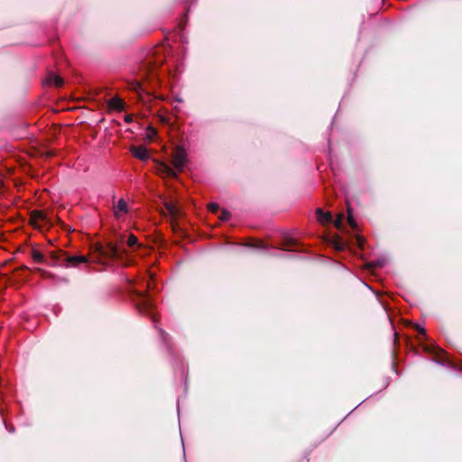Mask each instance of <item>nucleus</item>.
Returning a JSON list of instances; mask_svg holds the SVG:
<instances>
[{"instance_id":"obj_23","label":"nucleus","mask_w":462,"mask_h":462,"mask_svg":"<svg viewBox=\"0 0 462 462\" xmlns=\"http://www.w3.org/2000/svg\"><path fill=\"white\" fill-rule=\"evenodd\" d=\"M147 131H148L147 137L149 139H152L154 135H156V130L152 126H148Z\"/></svg>"},{"instance_id":"obj_20","label":"nucleus","mask_w":462,"mask_h":462,"mask_svg":"<svg viewBox=\"0 0 462 462\" xmlns=\"http://www.w3.org/2000/svg\"><path fill=\"white\" fill-rule=\"evenodd\" d=\"M295 245H296V242L293 239H287L284 244V245L286 247L285 249L292 250V248L295 246Z\"/></svg>"},{"instance_id":"obj_21","label":"nucleus","mask_w":462,"mask_h":462,"mask_svg":"<svg viewBox=\"0 0 462 462\" xmlns=\"http://www.w3.org/2000/svg\"><path fill=\"white\" fill-rule=\"evenodd\" d=\"M230 217H231V214L227 210L223 209L219 218L222 221H227L230 218Z\"/></svg>"},{"instance_id":"obj_1","label":"nucleus","mask_w":462,"mask_h":462,"mask_svg":"<svg viewBox=\"0 0 462 462\" xmlns=\"http://www.w3.org/2000/svg\"><path fill=\"white\" fill-rule=\"evenodd\" d=\"M171 49L165 46H156L152 49L143 60L138 65L137 75L131 87H143L147 78L151 79L158 76L157 70L164 62L167 65V70L171 71L172 67L177 66V59L171 54Z\"/></svg>"},{"instance_id":"obj_16","label":"nucleus","mask_w":462,"mask_h":462,"mask_svg":"<svg viewBox=\"0 0 462 462\" xmlns=\"http://www.w3.org/2000/svg\"><path fill=\"white\" fill-rule=\"evenodd\" d=\"M432 353L435 355V359L439 364H444L446 359L444 358L445 352L440 348H434Z\"/></svg>"},{"instance_id":"obj_13","label":"nucleus","mask_w":462,"mask_h":462,"mask_svg":"<svg viewBox=\"0 0 462 462\" xmlns=\"http://www.w3.org/2000/svg\"><path fill=\"white\" fill-rule=\"evenodd\" d=\"M163 206L165 208V209L167 210V212L173 217H177L179 213H180V210L179 208H177V206L172 202V201H167L165 200L163 202Z\"/></svg>"},{"instance_id":"obj_17","label":"nucleus","mask_w":462,"mask_h":462,"mask_svg":"<svg viewBox=\"0 0 462 462\" xmlns=\"http://www.w3.org/2000/svg\"><path fill=\"white\" fill-rule=\"evenodd\" d=\"M333 246L337 251H343L346 248V244L340 239L333 241Z\"/></svg>"},{"instance_id":"obj_4","label":"nucleus","mask_w":462,"mask_h":462,"mask_svg":"<svg viewBox=\"0 0 462 462\" xmlns=\"http://www.w3.org/2000/svg\"><path fill=\"white\" fill-rule=\"evenodd\" d=\"M134 301L140 312L151 313L153 308V303L146 292L134 291Z\"/></svg>"},{"instance_id":"obj_24","label":"nucleus","mask_w":462,"mask_h":462,"mask_svg":"<svg viewBox=\"0 0 462 462\" xmlns=\"http://www.w3.org/2000/svg\"><path fill=\"white\" fill-rule=\"evenodd\" d=\"M416 329H417V331H418L420 335H422L423 337H426V330H425V328H423L420 327L419 325H416Z\"/></svg>"},{"instance_id":"obj_14","label":"nucleus","mask_w":462,"mask_h":462,"mask_svg":"<svg viewBox=\"0 0 462 462\" xmlns=\"http://www.w3.org/2000/svg\"><path fill=\"white\" fill-rule=\"evenodd\" d=\"M127 213L128 212V208H127V204L125 202V199H119L118 203H117V206L115 209V215L116 217H119V213Z\"/></svg>"},{"instance_id":"obj_19","label":"nucleus","mask_w":462,"mask_h":462,"mask_svg":"<svg viewBox=\"0 0 462 462\" xmlns=\"http://www.w3.org/2000/svg\"><path fill=\"white\" fill-rule=\"evenodd\" d=\"M347 221L352 228H354V229L356 228V222L355 221L354 217L352 216L349 208H348Z\"/></svg>"},{"instance_id":"obj_6","label":"nucleus","mask_w":462,"mask_h":462,"mask_svg":"<svg viewBox=\"0 0 462 462\" xmlns=\"http://www.w3.org/2000/svg\"><path fill=\"white\" fill-rule=\"evenodd\" d=\"M187 161V154L183 148L177 147L172 153V164L176 170L181 171Z\"/></svg>"},{"instance_id":"obj_15","label":"nucleus","mask_w":462,"mask_h":462,"mask_svg":"<svg viewBox=\"0 0 462 462\" xmlns=\"http://www.w3.org/2000/svg\"><path fill=\"white\" fill-rule=\"evenodd\" d=\"M126 245L130 249H133L134 251L140 247L137 237L133 234L128 235Z\"/></svg>"},{"instance_id":"obj_10","label":"nucleus","mask_w":462,"mask_h":462,"mask_svg":"<svg viewBox=\"0 0 462 462\" xmlns=\"http://www.w3.org/2000/svg\"><path fill=\"white\" fill-rule=\"evenodd\" d=\"M132 152L135 158L141 161H146L150 157L148 150L144 146L133 147Z\"/></svg>"},{"instance_id":"obj_2","label":"nucleus","mask_w":462,"mask_h":462,"mask_svg":"<svg viewBox=\"0 0 462 462\" xmlns=\"http://www.w3.org/2000/svg\"><path fill=\"white\" fill-rule=\"evenodd\" d=\"M124 239L125 236H120L116 242L109 241L106 245L97 244L94 250L103 259L122 260L126 254V250L121 246Z\"/></svg>"},{"instance_id":"obj_27","label":"nucleus","mask_w":462,"mask_h":462,"mask_svg":"<svg viewBox=\"0 0 462 462\" xmlns=\"http://www.w3.org/2000/svg\"><path fill=\"white\" fill-rule=\"evenodd\" d=\"M362 241H363L362 237H357V243H358L359 246H361Z\"/></svg>"},{"instance_id":"obj_7","label":"nucleus","mask_w":462,"mask_h":462,"mask_svg":"<svg viewBox=\"0 0 462 462\" xmlns=\"http://www.w3.org/2000/svg\"><path fill=\"white\" fill-rule=\"evenodd\" d=\"M107 111L110 113L112 111L121 112L125 109V101L117 96H115L109 98L106 102Z\"/></svg>"},{"instance_id":"obj_9","label":"nucleus","mask_w":462,"mask_h":462,"mask_svg":"<svg viewBox=\"0 0 462 462\" xmlns=\"http://www.w3.org/2000/svg\"><path fill=\"white\" fill-rule=\"evenodd\" d=\"M54 251L49 252V257L47 258L42 252H40L37 249H32L31 251V257L35 263H46L49 265V263H51V253Z\"/></svg>"},{"instance_id":"obj_5","label":"nucleus","mask_w":462,"mask_h":462,"mask_svg":"<svg viewBox=\"0 0 462 462\" xmlns=\"http://www.w3.org/2000/svg\"><path fill=\"white\" fill-rule=\"evenodd\" d=\"M30 223L36 228H42L51 225V220L44 211L33 210L30 215Z\"/></svg>"},{"instance_id":"obj_3","label":"nucleus","mask_w":462,"mask_h":462,"mask_svg":"<svg viewBox=\"0 0 462 462\" xmlns=\"http://www.w3.org/2000/svg\"><path fill=\"white\" fill-rule=\"evenodd\" d=\"M88 262V260L85 255H69L62 250H54L51 253V263H49V265L78 267L80 263H87Z\"/></svg>"},{"instance_id":"obj_8","label":"nucleus","mask_w":462,"mask_h":462,"mask_svg":"<svg viewBox=\"0 0 462 462\" xmlns=\"http://www.w3.org/2000/svg\"><path fill=\"white\" fill-rule=\"evenodd\" d=\"M64 80L59 75L50 72L43 82V87H62Z\"/></svg>"},{"instance_id":"obj_22","label":"nucleus","mask_w":462,"mask_h":462,"mask_svg":"<svg viewBox=\"0 0 462 462\" xmlns=\"http://www.w3.org/2000/svg\"><path fill=\"white\" fill-rule=\"evenodd\" d=\"M208 208L212 213H217L219 210V206L217 203H210V204H208Z\"/></svg>"},{"instance_id":"obj_11","label":"nucleus","mask_w":462,"mask_h":462,"mask_svg":"<svg viewBox=\"0 0 462 462\" xmlns=\"http://www.w3.org/2000/svg\"><path fill=\"white\" fill-rule=\"evenodd\" d=\"M158 171L162 174H164L168 177L174 178L177 176L176 171L170 167L168 164L164 162H160L158 165Z\"/></svg>"},{"instance_id":"obj_12","label":"nucleus","mask_w":462,"mask_h":462,"mask_svg":"<svg viewBox=\"0 0 462 462\" xmlns=\"http://www.w3.org/2000/svg\"><path fill=\"white\" fill-rule=\"evenodd\" d=\"M318 220L320 223L326 224L332 222V215L329 212H324L321 208L316 209Z\"/></svg>"},{"instance_id":"obj_29","label":"nucleus","mask_w":462,"mask_h":462,"mask_svg":"<svg viewBox=\"0 0 462 462\" xmlns=\"http://www.w3.org/2000/svg\"><path fill=\"white\" fill-rule=\"evenodd\" d=\"M2 185V180H0V186Z\"/></svg>"},{"instance_id":"obj_26","label":"nucleus","mask_w":462,"mask_h":462,"mask_svg":"<svg viewBox=\"0 0 462 462\" xmlns=\"http://www.w3.org/2000/svg\"><path fill=\"white\" fill-rule=\"evenodd\" d=\"M160 333H161V336H162V339L166 343L167 342V334H166V332L164 330L161 329Z\"/></svg>"},{"instance_id":"obj_28","label":"nucleus","mask_w":462,"mask_h":462,"mask_svg":"<svg viewBox=\"0 0 462 462\" xmlns=\"http://www.w3.org/2000/svg\"><path fill=\"white\" fill-rule=\"evenodd\" d=\"M369 266L372 268V267H374V264H373V263H369Z\"/></svg>"},{"instance_id":"obj_18","label":"nucleus","mask_w":462,"mask_h":462,"mask_svg":"<svg viewBox=\"0 0 462 462\" xmlns=\"http://www.w3.org/2000/svg\"><path fill=\"white\" fill-rule=\"evenodd\" d=\"M344 217H344L343 214H338L337 215V219L334 221L335 227H337V229H340L342 227Z\"/></svg>"},{"instance_id":"obj_25","label":"nucleus","mask_w":462,"mask_h":462,"mask_svg":"<svg viewBox=\"0 0 462 462\" xmlns=\"http://www.w3.org/2000/svg\"><path fill=\"white\" fill-rule=\"evenodd\" d=\"M124 120L126 124H130L133 122V116L132 115H126L124 117Z\"/></svg>"}]
</instances>
